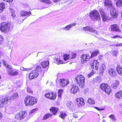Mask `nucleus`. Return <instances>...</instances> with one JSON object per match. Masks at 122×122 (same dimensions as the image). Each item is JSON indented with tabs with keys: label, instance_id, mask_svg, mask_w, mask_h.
I'll use <instances>...</instances> for the list:
<instances>
[{
	"label": "nucleus",
	"instance_id": "obj_1",
	"mask_svg": "<svg viewBox=\"0 0 122 122\" xmlns=\"http://www.w3.org/2000/svg\"><path fill=\"white\" fill-rule=\"evenodd\" d=\"M3 65L6 67V70L9 75L15 76L18 74L17 71L15 69L12 68L11 66L8 65L6 62L4 60H3Z\"/></svg>",
	"mask_w": 122,
	"mask_h": 122
},
{
	"label": "nucleus",
	"instance_id": "obj_2",
	"mask_svg": "<svg viewBox=\"0 0 122 122\" xmlns=\"http://www.w3.org/2000/svg\"><path fill=\"white\" fill-rule=\"evenodd\" d=\"M37 102L35 98L30 96H27L24 100L25 104L26 106H32L36 103Z\"/></svg>",
	"mask_w": 122,
	"mask_h": 122
},
{
	"label": "nucleus",
	"instance_id": "obj_3",
	"mask_svg": "<svg viewBox=\"0 0 122 122\" xmlns=\"http://www.w3.org/2000/svg\"><path fill=\"white\" fill-rule=\"evenodd\" d=\"M89 16L93 21H99L101 19L100 15L97 11L93 10L89 14Z\"/></svg>",
	"mask_w": 122,
	"mask_h": 122
},
{
	"label": "nucleus",
	"instance_id": "obj_4",
	"mask_svg": "<svg viewBox=\"0 0 122 122\" xmlns=\"http://www.w3.org/2000/svg\"><path fill=\"white\" fill-rule=\"evenodd\" d=\"M0 30L4 32H8L10 30V23L8 22H2L0 24Z\"/></svg>",
	"mask_w": 122,
	"mask_h": 122
},
{
	"label": "nucleus",
	"instance_id": "obj_5",
	"mask_svg": "<svg viewBox=\"0 0 122 122\" xmlns=\"http://www.w3.org/2000/svg\"><path fill=\"white\" fill-rule=\"evenodd\" d=\"M85 77L82 75L77 76L75 78L77 83L80 87H82L84 86L85 82Z\"/></svg>",
	"mask_w": 122,
	"mask_h": 122
},
{
	"label": "nucleus",
	"instance_id": "obj_6",
	"mask_svg": "<svg viewBox=\"0 0 122 122\" xmlns=\"http://www.w3.org/2000/svg\"><path fill=\"white\" fill-rule=\"evenodd\" d=\"M44 96L48 99L54 100L56 99V94L55 92H50L45 94Z\"/></svg>",
	"mask_w": 122,
	"mask_h": 122
},
{
	"label": "nucleus",
	"instance_id": "obj_7",
	"mask_svg": "<svg viewBox=\"0 0 122 122\" xmlns=\"http://www.w3.org/2000/svg\"><path fill=\"white\" fill-rule=\"evenodd\" d=\"M100 87L101 89L104 91L107 94H109L111 92V90L107 84H102L100 85Z\"/></svg>",
	"mask_w": 122,
	"mask_h": 122
},
{
	"label": "nucleus",
	"instance_id": "obj_8",
	"mask_svg": "<svg viewBox=\"0 0 122 122\" xmlns=\"http://www.w3.org/2000/svg\"><path fill=\"white\" fill-rule=\"evenodd\" d=\"M27 113L25 112L20 111L15 115V118L18 120H20L24 119L27 115Z\"/></svg>",
	"mask_w": 122,
	"mask_h": 122
},
{
	"label": "nucleus",
	"instance_id": "obj_9",
	"mask_svg": "<svg viewBox=\"0 0 122 122\" xmlns=\"http://www.w3.org/2000/svg\"><path fill=\"white\" fill-rule=\"evenodd\" d=\"M9 97H7L2 98L0 100V107H2L8 105L9 99Z\"/></svg>",
	"mask_w": 122,
	"mask_h": 122
},
{
	"label": "nucleus",
	"instance_id": "obj_10",
	"mask_svg": "<svg viewBox=\"0 0 122 122\" xmlns=\"http://www.w3.org/2000/svg\"><path fill=\"white\" fill-rule=\"evenodd\" d=\"M110 15L112 18H116L117 17L118 11L114 8V6L110 9Z\"/></svg>",
	"mask_w": 122,
	"mask_h": 122
},
{
	"label": "nucleus",
	"instance_id": "obj_11",
	"mask_svg": "<svg viewBox=\"0 0 122 122\" xmlns=\"http://www.w3.org/2000/svg\"><path fill=\"white\" fill-rule=\"evenodd\" d=\"M39 75V74L37 72L36 70H34L32 71L30 73L29 76L30 79L31 80L33 78L37 77Z\"/></svg>",
	"mask_w": 122,
	"mask_h": 122
},
{
	"label": "nucleus",
	"instance_id": "obj_12",
	"mask_svg": "<svg viewBox=\"0 0 122 122\" xmlns=\"http://www.w3.org/2000/svg\"><path fill=\"white\" fill-rule=\"evenodd\" d=\"M90 58V56L88 55H81V63L82 64L86 62L89 60Z\"/></svg>",
	"mask_w": 122,
	"mask_h": 122
},
{
	"label": "nucleus",
	"instance_id": "obj_13",
	"mask_svg": "<svg viewBox=\"0 0 122 122\" xmlns=\"http://www.w3.org/2000/svg\"><path fill=\"white\" fill-rule=\"evenodd\" d=\"M71 86L72 87L71 89V93L76 94L77 92L79 91V87L73 84H72Z\"/></svg>",
	"mask_w": 122,
	"mask_h": 122
},
{
	"label": "nucleus",
	"instance_id": "obj_14",
	"mask_svg": "<svg viewBox=\"0 0 122 122\" xmlns=\"http://www.w3.org/2000/svg\"><path fill=\"white\" fill-rule=\"evenodd\" d=\"M111 30L113 31L121 32V30L120 29L118 25L117 24L112 25H110Z\"/></svg>",
	"mask_w": 122,
	"mask_h": 122
},
{
	"label": "nucleus",
	"instance_id": "obj_15",
	"mask_svg": "<svg viewBox=\"0 0 122 122\" xmlns=\"http://www.w3.org/2000/svg\"><path fill=\"white\" fill-rule=\"evenodd\" d=\"M91 68L93 70H97L99 66V63L97 60H95L93 61L91 64Z\"/></svg>",
	"mask_w": 122,
	"mask_h": 122
},
{
	"label": "nucleus",
	"instance_id": "obj_16",
	"mask_svg": "<svg viewBox=\"0 0 122 122\" xmlns=\"http://www.w3.org/2000/svg\"><path fill=\"white\" fill-rule=\"evenodd\" d=\"M104 3V5L107 7L110 8L111 9L114 6L111 0H105Z\"/></svg>",
	"mask_w": 122,
	"mask_h": 122
},
{
	"label": "nucleus",
	"instance_id": "obj_17",
	"mask_svg": "<svg viewBox=\"0 0 122 122\" xmlns=\"http://www.w3.org/2000/svg\"><path fill=\"white\" fill-rule=\"evenodd\" d=\"M83 29L85 30L90 32H93L94 33L96 34H97V32L92 27L87 26L83 28Z\"/></svg>",
	"mask_w": 122,
	"mask_h": 122
},
{
	"label": "nucleus",
	"instance_id": "obj_18",
	"mask_svg": "<svg viewBox=\"0 0 122 122\" xmlns=\"http://www.w3.org/2000/svg\"><path fill=\"white\" fill-rule=\"evenodd\" d=\"M69 83V81L66 79H63L60 80V84L62 87H64Z\"/></svg>",
	"mask_w": 122,
	"mask_h": 122
},
{
	"label": "nucleus",
	"instance_id": "obj_19",
	"mask_svg": "<svg viewBox=\"0 0 122 122\" xmlns=\"http://www.w3.org/2000/svg\"><path fill=\"white\" fill-rule=\"evenodd\" d=\"M76 25L75 23H72L66 25L65 27H62V28L64 30L68 31L71 29L72 26H75Z\"/></svg>",
	"mask_w": 122,
	"mask_h": 122
},
{
	"label": "nucleus",
	"instance_id": "obj_20",
	"mask_svg": "<svg viewBox=\"0 0 122 122\" xmlns=\"http://www.w3.org/2000/svg\"><path fill=\"white\" fill-rule=\"evenodd\" d=\"M109 73L111 76L115 77L116 76L117 74L115 70L112 69L110 68L108 70Z\"/></svg>",
	"mask_w": 122,
	"mask_h": 122
},
{
	"label": "nucleus",
	"instance_id": "obj_21",
	"mask_svg": "<svg viewBox=\"0 0 122 122\" xmlns=\"http://www.w3.org/2000/svg\"><path fill=\"white\" fill-rule=\"evenodd\" d=\"M84 101V99L81 98L77 99L76 102L78 105L79 106L83 105L85 104Z\"/></svg>",
	"mask_w": 122,
	"mask_h": 122
},
{
	"label": "nucleus",
	"instance_id": "obj_22",
	"mask_svg": "<svg viewBox=\"0 0 122 122\" xmlns=\"http://www.w3.org/2000/svg\"><path fill=\"white\" fill-rule=\"evenodd\" d=\"M21 15L22 16H29L31 14V12L29 11L28 12L25 11H21L20 13Z\"/></svg>",
	"mask_w": 122,
	"mask_h": 122
},
{
	"label": "nucleus",
	"instance_id": "obj_23",
	"mask_svg": "<svg viewBox=\"0 0 122 122\" xmlns=\"http://www.w3.org/2000/svg\"><path fill=\"white\" fill-rule=\"evenodd\" d=\"M50 109L53 114H55L58 110L57 108L54 107H52L50 108Z\"/></svg>",
	"mask_w": 122,
	"mask_h": 122
},
{
	"label": "nucleus",
	"instance_id": "obj_24",
	"mask_svg": "<svg viewBox=\"0 0 122 122\" xmlns=\"http://www.w3.org/2000/svg\"><path fill=\"white\" fill-rule=\"evenodd\" d=\"M66 105L67 107L70 109L72 108L73 106V103L70 101H67L66 102Z\"/></svg>",
	"mask_w": 122,
	"mask_h": 122
},
{
	"label": "nucleus",
	"instance_id": "obj_25",
	"mask_svg": "<svg viewBox=\"0 0 122 122\" xmlns=\"http://www.w3.org/2000/svg\"><path fill=\"white\" fill-rule=\"evenodd\" d=\"M49 63L48 61H46L42 62L41 65L42 67L44 68H46L49 65Z\"/></svg>",
	"mask_w": 122,
	"mask_h": 122
},
{
	"label": "nucleus",
	"instance_id": "obj_26",
	"mask_svg": "<svg viewBox=\"0 0 122 122\" xmlns=\"http://www.w3.org/2000/svg\"><path fill=\"white\" fill-rule=\"evenodd\" d=\"M119 83V81L117 80H116L115 82L111 85L113 89H116L117 88V87L118 86Z\"/></svg>",
	"mask_w": 122,
	"mask_h": 122
},
{
	"label": "nucleus",
	"instance_id": "obj_27",
	"mask_svg": "<svg viewBox=\"0 0 122 122\" xmlns=\"http://www.w3.org/2000/svg\"><path fill=\"white\" fill-rule=\"evenodd\" d=\"M116 69L118 74L122 76V68L120 66H118Z\"/></svg>",
	"mask_w": 122,
	"mask_h": 122
},
{
	"label": "nucleus",
	"instance_id": "obj_28",
	"mask_svg": "<svg viewBox=\"0 0 122 122\" xmlns=\"http://www.w3.org/2000/svg\"><path fill=\"white\" fill-rule=\"evenodd\" d=\"M99 51L98 50H96L93 51L92 53L91 57H92L95 56L99 54Z\"/></svg>",
	"mask_w": 122,
	"mask_h": 122
},
{
	"label": "nucleus",
	"instance_id": "obj_29",
	"mask_svg": "<svg viewBox=\"0 0 122 122\" xmlns=\"http://www.w3.org/2000/svg\"><path fill=\"white\" fill-rule=\"evenodd\" d=\"M116 97L119 99H121L122 98V92L119 91L115 95Z\"/></svg>",
	"mask_w": 122,
	"mask_h": 122
},
{
	"label": "nucleus",
	"instance_id": "obj_30",
	"mask_svg": "<svg viewBox=\"0 0 122 122\" xmlns=\"http://www.w3.org/2000/svg\"><path fill=\"white\" fill-rule=\"evenodd\" d=\"M101 17L104 21H107L110 19V17L107 16L106 14Z\"/></svg>",
	"mask_w": 122,
	"mask_h": 122
},
{
	"label": "nucleus",
	"instance_id": "obj_31",
	"mask_svg": "<svg viewBox=\"0 0 122 122\" xmlns=\"http://www.w3.org/2000/svg\"><path fill=\"white\" fill-rule=\"evenodd\" d=\"M19 97L18 94L16 93H15L12 95L10 97L11 99H16L17 98Z\"/></svg>",
	"mask_w": 122,
	"mask_h": 122
},
{
	"label": "nucleus",
	"instance_id": "obj_32",
	"mask_svg": "<svg viewBox=\"0 0 122 122\" xmlns=\"http://www.w3.org/2000/svg\"><path fill=\"white\" fill-rule=\"evenodd\" d=\"M116 5L118 7H122V0H118L116 3Z\"/></svg>",
	"mask_w": 122,
	"mask_h": 122
},
{
	"label": "nucleus",
	"instance_id": "obj_33",
	"mask_svg": "<svg viewBox=\"0 0 122 122\" xmlns=\"http://www.w3.org/2000/svg\"><path fill=\"white\" fill-rule=\"evenodd\" d=\"M5 4L3 3L0 4V13L2 12L5 9Z\"/></svg>",
	"mask_w": 122,
	"mask_h": 122
},
{
	"label": "nucleus",
	"instance_id": "obj_34",
	"mask_svg": "<svg viewBox=\"0 0 122 122\" xmlns=\"http://www.w3.org/2000/svg\"><path fill=\"white\" fill-rule=\"evenodd\" d=\"M55 62L58 64L65 63V62H63L62 61L60 60L59 58H56L55 60Z\"/></svg>",
	"mask_w": 122,
	"mask_h": 122
},
{
	"label": "nucleus",
	"instance_id": "obj_35",
	"mask_svg": "<svg viewBox=\"0 0 122 122\" xmlns=\"http://www.w3.org/2000/svg\"><path fill=\"white\" fill-rule=\"evenodd\" d=\"M93 80L95 82L99 83L101 81L102 79L99 77H96Z\"/></svg>",
	"mask_w": 122,
	"mask_h": 122
},
{
	"label": "nucleus",
	"instance_id": "obj_36",
	"mask_svg": "<svg viewBox=\"0 0 122 122\" xmlns=\"http://www.w3.org/2000/svg\"><path fill=\"white\" fill-rule=\"evenodd\" d=\"M52 116V114H46L43 118V120H46L49 117H51Z\"/></svg>",
	"mask_w": 122,
	"mask_h": 122
},
{
	"label": "nucleus",
	"instance_id": "obj_37",
	"mask_svg": "<svg viewBox=\"0 0 122 122\" xmlns=\"http://www.w3.org/2000/svg\"><path fill=\"white\" fill-rule=\"evenodd\" d=\"M60 117L63 119H64V118L66 116V114L62 112H60Z\"/></svg>",
	"mask_w": 122,
	"mask_h": 122
},
{
	"label": "nucleus",
	"instance_id": "obj_38",
	"mask_svg": "<svg viewBox=\"0 0 122 122\" xmlns=\"http://www.w3.org/2000/svg\"><path fill=\"white\" fill-rule=\"evenodd\" d=\"M87 102L90 104H93L94 103V101L93 100L90 98L88 99Z\"/></svg>",
	"mask_w": 122,
	"mask_h": 122
},
{
	"label": "nucleus",
	"instance_id": "obj_39",
	"mask_svg": "<svg viewBox=\"0 0 122 122\" xmlns=\"http://www.w3.org/2000/svg\"><path fill=\"white\" fill-rule=\"evenodd\" d=\"M13 42L12 41H10L8 42L7 44L9 49H11V47L13 46Z\"/></svg>",
	"mask_w": 122,
	"mask_h": 122
},
{
	"label": "nucleus",
	"instance_id": "obj_40",
	"mask_svg": "<svg viewBox=\"0 0 122 122\" xmlns=\"http://www.w3.org/2000/svg\"><path fill=\"white\" fill-rule=\"evenodd\" d=\"M99 11L101 15V16L106 14V13L105 12L104 10L102 8H101L99 10Z\"/></svg>",
	"mask_w": 122,
	"mask_h": 122
},
{
	"label": "nucleus",
	"instance_id": "obj_41",
	"mask_svg": "<svg viewBox=\"0 0 122 122\" xmlns=\"http://www.w3.org/2000/svg\"><path fill=\"white\" fill-rule=\"evenodd\" d=\"M69 55H64L63 56V59L65 61H66L68 60L70 58L69 56Z\"/></svg>",
	"mask_w": 122,
	"mask_h": 122
},
{
	"label": "nucleus",
	"instance_id": "obj_42",
	"mask_svg": "<svg viewBox=\"0 0 122 122\" xmlns=\"http://www.w3.org/2000/svg\"><path fill=\"white\" fill-rule=\"evenodd\" d=\"M118 51L117 50H115L112 51V54L113 56H117V54L118 53Z\"/></svg>",
	"mask_w": 122,
	"mask_h": 122
},
{
	"label": "nucleus",
	"instance_id": "obj_43",
	"mask_svg": "<svg viewBox=\"0 0 122 122\" xmlns=\"http://www.w3.org/2000/svg\"><path fill=\"white\" fill-rule=\"evenodd\" d=\"M36 69V70H38L37 71L38 72L40 71L41 72H42V68H41L40 66H37Z\"/></svg>",
	"mask_w": 122,
	"mask_h": 122
},
{
	"label": "nucleus",
	"instance_id": "obj_44",
	"mask_svg": "<svg viewBox=\"0 0 122 122\" xmlns=\"http://www.w3.org/2000/svg\"><path fill=\"white\" fill-rule=\"evenodd\" d=\"M40 0L41 2L46 3L48 4H49L51 3V1L50 0Z\"/></svg>",
	"mask_w": 122,
	"mask_h": 122
},
{
	"label": "nucleus",
	"instance_id": "obj_45",
	"mask_svg": "<svg viewBox=\"0 0 122 122\" xmlns=\"http://www.w3.org/2000/svg\"><path fill=\"white\" fill-rule=\"evenodd\" d=\"M63 90L60 89L59 90L58 92V96L61 97V95L63 92Z\"/></svg>",
	"mask_w": 122,
	"mask_h": 122
},
{
	"label": "nucleus",
	"instance_id": "obj_46",
	"mask_svg": "<svg viewBox=\"0 0 122 122\" xmlns=\"http://www.w3.org/2000/svg\"><path fill=\"white\" fill-rule=\"evenodd\" d=\"M106 69V67L105 65L104 64H102L101 67V70L103 71V70H105Z\"/></svg>",
	"mask_w": 122,
	"mask_h": 122
},
{
	"label": "nucleus",
	"instance_id": "obj_47",
	"mask_svg": "<svg viewBox=\"0 0 122 122\" xmlns=\"http://www.w3.org/2000/svg\"><path fill=\"white\" fill-rule=\"evenodd\" d=\"M10 10L11 12V16L13 17H15V11L12 9H11Z\"/></svg>",
	"mask_w": 122,
	"mask_h": 122
},
{
	"label": "nucleus",
	"instance_id": "obj_48",
	"mask_svg": "<svg viewBox=\"0 0 122 122\" xmlns=\"http://www.w3.org/2000/svg\"><path fill=\"white\" fill-rule=\"evenodd\" d=\"M20 69L22 71H28L30 70V69H29L25 68L22 67H20Z\"/></svg>",
	"mask_w": 122,
	"mask_h": 122
},
{
	"label": "nucleus",
	"instance_id": "obj_49",
	"mask_svg": "<svg viewBox=\"0 0 122 122\" xmlns=\"http://www.w3.org/2000/svg\"><path fill=\"white\" fill-rule=\"evenodd\" d=\"M76 56V54L74 53H72L71 55V59L74 58H75Z\"/></svg>",
	"mask_w": 122,
	"mask_h": 122
},
{
	"label": "nucleus",
	"instance_id": "obj_50",
	"mask_svg": "<svg viewBox=\"0 0 122 122\" xmlns=\"http://www.w3.org/2000/svg\"><path fill=\"white\" fill-rule=\"evenodd\" d=\"M109 117L113 119H115V115L113 114L110 115L109 116Z\"/></svg>",
	"mask_w": 122,
	"mask_h": 122
},
{
	"label": "nucleus",
	"instance_id": "obj_51",
	"mask_svg": "<svg viewBox=\"0 0 122 122\" xmlns=\"http://www.w3.org/2000/svg\"><path fill=\"white\" fill-rule=\"evenodd\" d=\"M37 108L34 109L32 110L31 111L29 112V114H31L32 113H33L35 111H37Z\"/></svg>",
	"mask_w": 122,
	"mask_h": 122
},
{
	"label": "nucleus",
	"instance_id": "obj_52",
	"mask_svg": "<svg viewBox=\"0 0 122 122\" xmlns=\"http://www.w3.org/2000/svg\"><path fill=\"white\" fill-rule=\"evenodd\" d=\"M111 38H122V37L119 35H117L113 36H111Z\"/></svg>",
	"mask_w": 122,
	"mask_h": 122
},
{
	"label": "nucleus",
	"instance_id": "obj_53",
	"mask_svg": "<svg viewBox=\"0 0 122 122\" xmlns=\"http://www.w3.org/2000/svg\"><path fill=\"white\" fill-rule=\"evenodd\" d=\"M27 92L28 93H32V92L30 88L29 87H27Z\"/></svg>",
	"mask_w": 122,
	"mask_h": 122
},
{
	"label": "nucleus",
	"instance_id": "obj_54",
	"mask_svg": "<svg viewBox=\"0 0 122 122\" xmlns=\"http://www.w3.org/2000/svg\"><path fill=\"white\" fill-rule=\"evenodd\" d=\"M3 38L2 36L0 35V44H1L3 42Z\"/></svg>",
	"mask_w": 122,
	"mask_h": 122
},
{
	"label": "nucleus",
	"instance_id": "obj_55",
	"mask_svg": "<svg viewBox=\"0 0 122 122\" xmlns=\"http://www.w3.org/2000/svg\"><path fill=\"white\" fill-rule=\"evenodd\" d=\"M94 74V73L92 71L90 74H88L87 75V77H90L92 75Z\"/></svg>",
	"mask_w": 122,
	"mask_h": 122
},
{
	"label": "nucleus",
	"instance_id": "obj_56",
	"mask_svg": "<svg viewBox=\"0 0 122 122\" xmlns=\"http://www.w3.org/2000/svg\"><path fill=\"white\" fill-rule=\"evenodd\" d=\"M115 46H122V43H118L117 44H115Z\"/></svg>",
	"mask_w": 122,
	"mask_h": 122
},
{
	"label": "nucleus",
	"instance_id": "obj_57",
	"mask_svg": "<svg viewBox=\"0 0 122 122\" xmlns=\"http://www.w3.org/2000/svg\"><path fill=\"white\" fill-rule=\"evenodd\" d=\"M4 1H5L6 2H12L13 0H3Z\"/></svg>",
	"mask_w": 122,
	"mask_h": 122
},
{
	"label": "nucleus",
	"instance_id": "obj_58",
	"mask_svg": "<svg viewBox=\"0 0 122 122\" xmlns=\"http://www.w3.org/2000/svg\"><path fill=\"white\" fill-rule=\"evenodd\" d=\"M102 58V55H100L98 57V59L99 60H101Z\"/></svg>",
	"mask_w": 122,
	"mask_h": 122
},
{
	"label": "nucleus",
	"instance_id": "obj_59",
	"mask_svg": "<svg viewBox=\"0 0 122 122\" xmlns=\"http://www.w3.org/2000/svg\"><path fill=\"white\" fill-rule=\"evenodd\" d=\"M3 55V53H2L0 51V57H1V56H2ZM1 63L0 62V66H1Z\"/></svg>",
	"mask_w": 122,
	"mask_h": 122
},
{
	"label": "nucleus",
	"instance_id": "obj_60",
	"mask_svg": "<svg viewBox=\"0 0 122 122\" xmlns=\"http://www.w3.org/2000/svg\"><path fill=\"white\" fill-rule=\"evenodd\" d=\"M73 116L75 118H77L78 117V116L76 114H74Z\"/></svg>",
	"mask_w": 122,
	"mask_h": 122
},
{
	"label": "nucleus",
	"instance_id": "obj_61",
	"mask_svg": "<svg viewBox=\"0 0 122 122\" xmlns=\"http://www.w3.org/2000/svg\"><path fill=\"white\" fill-rule=\"evenodd\" d=\"M60 0H53V1L55 2H57L60 1Z\"/></svg>",
	"mask_w": 122,
	"mask_h": 122
},
{
	"label": "nucleus",
	"instance_id": "obj_62",
	"mask_svg": "<svg viewBox=\"0 0 122 122\" xmlns=\"http://www.w3.org/2000/svg\"><path fill=\"white\" fill-rule=\"evenodd\" d=\"M95 109H97V110H98V111H99L100 110H101L99 108L97 107H95Z\"/></svg>",
	"mask_w": 122,
	"mask_h": 122
},
{
	"label": "nucleus",
	"instance_id": "obj_63",
	"mask_svg": "<svg viewBox=\"0 0 122 122\" xmlns=\"http://www.w3.org/2000/svg\"><path fill=\"white\" fill-rule=\"evenodd\" d=\"M2 117V114L0 112V119H1Z\"/></svg>",
	"mask_w": 122,
	"mask_h": 122
},
{
	"label": "nucleus",
	"instance_id": "obj_64",
	"mask_svg": "<svg viewBox=\"0 0 122 122\" xmlns=\"http://www.w3.org/2000/svg\"><path fill=\"white\" fill-rule=\"evenodd\" d=\"M102 122H105V121L104 120H103L102 121Z\"/></svg>",
	"mask_w": 122,
	"mask_h": 122
}]
</instances>
